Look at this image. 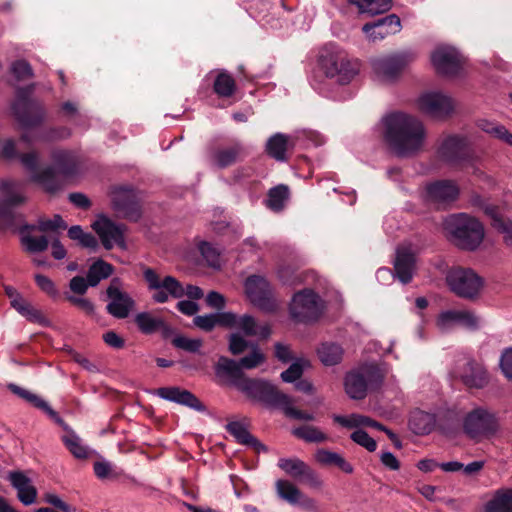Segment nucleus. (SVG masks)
Listing matches in <instances>:
<instances>
[{
  "instance_id": "obj_1",
  "label": "nucleus",
  "mask_w": 512,
  "mask_h": 512,
  "mask_svg": "<svg viewBox=\"0 0 512 512\" xmlns=\"http://www.w3.org/2000/svg\"><path fill=\"white\" fill-rule=\"evenodd\" d=\"M34 86L19 87L16 90V99L11 105V110L24 132L21 135V142L31 145L35 141H55L70 138L72 129L67 126L50 128L37 136H33L30 128L40 125L46 118L44 106L31 99Z\"/></svg>"
},
{
  "instance_id": "obj_2",
  "label": "nucleus",
  "mask_w": 512,
  "mask_h": 512,
  "mask_svg": "<svg viewBox=\"0 0 512 512\" xmlns=\"http://www.w3.org/2000/svg\"><path fill=\"white\" fill-rule=\"evenodd\" d=\"M56 167L38 169V155L29 152L20 156L22 165L29 171L31 180L39 184L46 192L55 193L61 190L67 180L79 173V157L70 150H55L51 155Z\"/></svg>"
},
{
  "instance_id": "obj_3",
  "label": "nucleus",
  "mask_w": 512,
  "mask_h": 512,
  "mask_svg": "<svg viewBox=\"0 0 512 512\" xmlns=\"http://www.w3.org/2000/svg\"><path fill=\"white\" fill-rule=\"evenodd\" d=\"M385 139L399 157H412L423 150L426 128L415 116L395 112L383 119Z\"/></svg>"
},
{
  "instance_id": "obj_4",
  "label": "nucleus",
  "mask_w": 512,
  "mask_h": 512,
  "mask_svg": "<svg viewBox=\"0 0 512 512\" xmlns=\"http://www.w3.org/2000/svg\"><path fill=\"white\" fill-rule=\"evenodd\" d=\"M443 225L449 240L462 250L474 251L484 239L483 225L468 214L451 215L445 219Z\"/></svg>"
},
{
  "instance_id": "obj_5",
  "label": "nucleus",
  "mask_w": 512,
  "mask_h": 512,
  "mask_svg": "<svg viewBox=\"0 0 512 512\" xmlns=\"http://www.w3.org/2000/svg\"><path fill=\"white\" fill-rule=\"evenodd\" d=\"M462 430L469 439L479 443L495 437L501 430V424L494 412L476 407L463 416Z\"/></svg>"
},
{
  "instance_id": "obj_6",
  "label": "nucleus",
  "mask_w": 512,
  "mask_h": 512,
  "mask_svg": "<svg viewBox=\"0 0 512 512\" xmlns=\"http://www.w3.org/2000/svg\"><path fill=\"white\" fill-rule=\"evenodd\" d=\"M446 283L458 297L473 300L478 297L483 286V279L472 269L453 267L446 274Z\"/></svg>"
},
{
  "instance_id": "obj_7",
  "label": "nucleus",
  "mask_w": 512,
  "mask_h": 512,
  "mask_svg": "<svg viewBox=\"0 0 512 512\" xmlns=\"http://www.w3.org/2000/svg\"><path fill=\"white\" fill-rule=\"evenodd\" d=\"M240 391L251 400L260 402L270 408H283L289 396L281 392L271 382L262 379L248 378L240 384Z\"/></svg>"
},
{
  "instance_id": "obj_8",
  "label": "nucleus",
  "mask_w": 512,
  "mask_h": 512,
  "mask_svg": "<svg viewBox=\"0 0 512 512\" xmlns=\"http://www.w3.org/2000/svg\"><path fill=\"white\" fill-rule=\"evenodd\" d=\"M109 195L112 209L119 217L133 222L141 218L140 199L136 190L131 186H114Z\"/></svg>"
},
{
  "instance_id": "obj_9",
  "label": "nucleus",
  "mask_w": 512,
  "mask_h": 512,
  "mask_svg": "<svg viewBox=\"0 0 512 512\" xmlns=\"http://www.w3.org/2000/svg\"><path fill=\"white\" fill-rule=\"evenodd\" d=\"M322 301L319 296L310 289L297 292L290 303L291 317L301 323L315 321L322 313Z\"/></svg>"
},
{
  "instance_id": "obj_10",
  "label": "nucleus",
  "mask_w": 512,
  "mask_h": 512,
  "mask_svg": "<svg viewBox=\"0 0 512 512\" xmlns=\"http://www.w3.org/2000/svg\"><path fill=\"white\" fill-rule=\"evenodd\" d=\"M321 67L327 77H336L341 84L349 83L358 73V63L344 54H328L321 58Z\"/></svg>"
},
{
  "instance_id": "obj_11",
  "label": "nucleus",
  "mask_w": 512,
  "mask_h": 512,
  "mask_svg": "<svg viewBox=\"0 0 512 512\" xmlns=\"http://www.w3.org/2000/svg\"><path fill=\"white\" fill-rule=\"evenodd\" d=\"M92 228L101 240L105 249L110 250L114 246L122 249L126 248L125 231L126 226L121 223L112 221L105 215H98L96 220L92 223Z\"/></svg>"
},
{
  "instance_id": "obj_12",
  "label": "nucleus",
  "mask_w": 512,
  "mask_h": 512,
  "mask_svg": "<svg viewBox=\"0 0 512 512\" xmlns=\"http://www.w3.org/2000/svg\"><path fill=\"white\" fill-rule=\"evenodd\" d=\"M245 294L251 303L262 310L272 312L276 309V302L268 281L259 275L249 276L244 283Z\"/></svg>"
},
{
  "instance_id": "obj_13",
  "label": "nucleus",
  "mask_w": 512,
  "mask_h": 512,
  "mask_svg": "<svg viewBox=\"0 0 512 512\" xmlns=\"http://www.w3.org/2000/svg\"><path fill=\"white\" fill-rule=\"evenodd\" d=\"M417 104L422 113L437 119L450 116L455 107L450 96L436 91L423 93L418 98Z\"/></svg>"
},
{
  "instance_id": "obj_14",
  "label": "nucleus",
  "mask_w": 512,
  "mask_h": 512,
  "mask_svg": "<svg viewBox=\"0 0 512 512\" xmlns=\"http://www.w3.org/2000/svg\"><path fill=\"white\" fill-rule=\"evenodd\" d=\"M436 325L442 332H447L456 326L475 330L478 328L479 319L469 310H447L438 315Z\"/></svg>"
},
{
  "instance_id": "obj_15",
  "label": "nucleus",
  "mask_w": 512,
  "mask_h": 512,
  "mask_svg": "<svg viewBox=\"0 0 512 512\" xmlns=\"http://www.w3.org/2000/svg\"><path fill=\"white\" fill-rule=\"evenodd\" d=\"M438 155L451 165H462L470 158L465 139L458 136L443 139L438 148Z\"/></svg>"
},
{
  "instance_id": "obj_16",
  "label": "nucleus",
  "mask_w": 512,
  "mask_h": 512,
  "mask_svg": "<svg viewBox=\"0 0 512 512\" xmlns=\"http://www.w3.org/2000/svg\"><path fill=\"white\" fill-rule=\"evenodd\" d=\"M413 60L411 53H402L379 58L373 62L376 74L385 81L395 79L406 65Z\"/></svg>"
},
{
  "instance_id": "obj_17",
  "label": "nucleus",
  "mask_w": 512,
  "mask_h": 512,
  "mask_svg": "<svg viewBox=\"0 0 512 512\" xmlns=\"http://www.w3.org/2000/svg\"><path fill=\"white\" fill-rule=\"evenodd\" d=\"M436 71L442 75H456L462 67L459 52L452 47H439L431 55Z\"/></svg>"
},
{
  "instance_id": "obj_18",
  "label": "nucleus",
  "mask_w": 512,
  "mask_h": 512,
  "mask_svg": "<svg viewBox=\"0 0 512 512\" xmlns=\"http://www.w3.org/2000/svg\"><path fill=\"white\" fill-rule=\"evenodd\" d=\"M53 421L64 430L65 433L61 436V440L75 458L87 459L91 455L97 454L95 450L84 444L80 436L59 416V414Z\"/></svg>"
},
{
  "instance_id": "obj_19",
  "label": "nucleus",
  "mask_w": 512,
  "mask_h": 512,
  "mask_svg": "<svg viewBox=\"0 0 512 512\" xmlns=\"http://www.w3.org/2000/svg\"><path fill=\"white\" fill-rule=\"evenodd\" d=\"M17 184L10 180L0 181V193L6 197L5 201H0V222L7 226L14 224L13 206L23 203L25 197L16 193Z\"/></svg>"
},
{
  "instance_id": "obj_20",
  "label": "nucleus",
  "mask_w": 512,
  "mask_h": 512,
  "mask_svg": "<svg viewBox=\"0 0 512 512\" xmlns=\"http://www.w3.org/2000/svg\"><path fill=\"white\" fill-rule=\"evenodd\" d=\"M400 30L401 21L395 14L388 15L372 23H366L362 27V31L371 42L382 40L386 36L398 33Z\"/></svg>"
},
{
  "instance_id": "obj_21",
  "label": "nucleus",
  "mask_w": 512,
  "mask_h": 512,
  "mask_svg": "<svg viewBox=\"0 0 512 512\" xmlns=\"http://www.w3.org/2000/svg\"><path fill=\"white\" fill-rule=\"evenodd\" d=\"M59 116L74 127L88 130L90 127V115L82 109L81 103L77 99H68L61 102L58 106Z\"/></svg>"
},
{
  "instance_id": "obj_22",
  "label": "nucleus",
  "mask_w": 512,
  "mask_h": 512,
  "mask_svg": "<svg viewBox=\"0 0 512 512\" xmlns=\"http://www.w3.org/2000/svg\"><path fill=\"white\" fill-rule=\"evenodd\" d=\"M427 198L438 206H446L454 202L459 195V187L454 181L440 180L427 186Z\"/></svg>"
},
{
  "instance_id": "obj_23",
  "label": "nucleus",
  "mask_w": 512,
  "mask_h": 512,
  "mask_svg": "<svg viewBox=\"0 0 512 512\" xmlns=\"http://www.w3.org/2000/svg\"><path fill=\"white\" fill-rule=\"evenodd\" d=\"M107 295L110 299L107 310L116 318H126L135 307L132 297L115 286V281L108 287Z\"/></svg>"
},
{
  "instance_id": "obj_24",
  "label": "nucleus",
  "mask_w": 512,
  "mask_h": 512,
  "mask_svg": "<svg viewBox=\"0 0 512 512\" xmlns=\"http://www.w3.org/2000/svg\"><path fill=\"white\" fill-rule=\"evenodd\" d=\"M415 264V255L409 246L401 245L397 247L394 272L401 283L408 284L412 280L416 267Z\"/></svg>"
},
{
  "instance_id": "obj_25",
  "label": "nucleus",
  "mask_w": 512,
  "mask_h": 512,
  "mask_svg": "<svg viewBox=\"0 0 512 512\" xmlns=\"http://www.w3.org/2000/svg\"><path fill=\"white\" fill-rule=\"evenodd\" d=\"M7 479L17 491V498L23 505L29 506L36 502L37 489L25 473L21 471H11L8 473Z\"/></svg>"
},
{
  "instance_id": "obj_26",
  "label": "nucleus",
  "mask_w": 512,
  "mask_h": 512,
  "mask_svg": "<svg viewBox=\"0 0 512 512\" xmlns=\"http://www.w3.org/2000/svg\"><path fill=\"white\" fill-rule=\"evenodd\" d=\"M240 362L227 357H220L215 366L216 375L227 379L232 385L240 390V384L244 383L248 378L242 371Z\"/></svg>"
},
{
  "instance_id": "obj_27",
  "label": "nucleus",
  "mask_w": 512,
  "mask_h": 512,
  "mask_svg": "<svg viewBox=\"0 0 512 512\" xmlns=\"http://www.w3.org/2000/svg\"><path fill=\"white\" fill-rule=\"evenodd\" d=\"M162 399L187 406L198 412H205V405L190 391L177 386L162 387Z\"/></svg>"
},
{
  "instance_id": "obj_28",
  "label": "nucleus",
  "mask_w": 512,
  "mask_h": 512,
  "mask_svg": "<svg viewBox=\"0 0 512 512\" xmlns=\"http://www.w3.org/2000/svg\"><path fill=\"white\" fill-rule=\"evenodd\" d=\"M194 325L206 332L212 331L217 325L225 328H231L235 324V313L219 312L199 315L193 319Z\"/></svg>"
},
{
  "instance_id": "obj_29",
  "label": "nucleus",
  "mask_w": 512,
  "mask_h": 512,
  "mask_svg": "<svg viewBox=\"0 0 512 512\" xmlns=\"http://www.w3.org/2000/svg\"><path fill=\"white\" fill-rule=\"evenodd\" d=\"M463 383L470 388H483L488 383V377L484 367L474 361L464 365L460 375Z\"/></svg>"
},
{
  "instance_id": "obj_30",
  "label": "nucleus",
  "mask_w": 512,
  "mask_h": 512,
  "mask_svg": "<svg viewBox=\"0 0 512 512\" xmlns=\"http://www.w3.org/2000/svg\"><path fill=\"white\" fill-rule=\"evenodd\" d=\"M227 431L235 437V439L243 445L253 447L257 452L266 451L265 445H263L258 439H256L247 429V427L239 421H232L226 425Z\"/></svg>"
},
{
  "instance_id": "obj_31",
  "label": "nucleus",
  "mask_w": 512,
  "mask_h": 512,
  "mask_svg": "<svg viewBox=\"0 0 512 512\" xmlns=\"http://www.w3.org/2000/svg\"><path fill=\"white\" fill-rule=\"evenodd\" d=\"M8 389L18 397L24 399L35 408L42 410L46 413L52 420L58 415V413L51 408L47 401L41 398L39 395L22 388L14 383L8 384Z\"/></svg>"
},
{
  "instance_id": "obj_32",
  "label": "nucleus",
  "mask_w": 512,
  "mask_h": 512,
  "mask_svg": "<svg viewBox=\"0 0 512 512\" xmlns=\"http://www.w3.org/2000/svg\"><path fill=\"white\" fill-rule=\"evenodd\" d=\"M344 385L346 393L352 399L361 400L367 395L368 386L360 369L349 372L345 377Z\"/></svg>"
},
{
  "instance_id": "obj_33",
  "label": "nucleus",
  "mask_w": 512,
  "mask_h": 512,
  "mask_svg": "<svg viewBox=\"0 0 512 512\" xmlns=\"http://www.w3.org/2000/svg\"><path fill=\"white\" fill-rule=\"evenodd\" d=\"M242 150V146L238 143L230 147L215 149L210 156L211 162L221 169L229 167L237 162Z\"/></svg>"
},
{
  "instance_id": "obj_34",
  "label": "nucleus",
  "mask_w": 512,
  "mask_h": 512,
  "mask_svg": "<svg viewBox=\"0 0 512 512\" xmlns=\"http://www.w3.org/2000/svg\"><path fill=\"white\" fill-rule=\"evenodd\" d=\"M435 426V417L427 412L416 410L409 418V428L417 435L430 433Z\"/></svg>"
},
{
  "instance_id": "obj_35",
  "label": "nucleus",
  "mask_w": 512,
  "mask_h": 512,
  "mask_svg": "<svg viewBox=\"0 0 512 512\" xmlns=\"http://www.w3.org/2000/svg\"><path fill=\"white\" fill-rule=\"evenodd\" d=\"M315 459L324 466H336L343 472L351 474L353 467L340 454L326 449H318L315 453Z\"/></svg>"
},
{
  "instance_id": "obj_36",
  "label": "nucleus",
  "mask_w": 512,
  "mask_h": 512,
  "mask_svg": "<svg viewBox=\"0 0 512 512\" xmlns=\"http://www.w3.org/2000/svg\"><path fill=\"white\" fill-rule=\"evenodd\" d=\"M289 137L282 133L271 136L266 143V152L277 161H285Z\"/></svg>"
},
{
  "instance_id": "obj_37",
  "label": "nucleus",
  "mask_w": 512,
  "mask_h": 512,
  "mask_svg": "<svg viewBox=\"0 0 512 512\" xmlns=\"http://www.w3.org/2000/svg\"><path fill=\"white\" fill-rule=\"evenodd\" d=\"M485 512H512V489H501L485 505Z\"/></svg>"
},
{
  "instance_id": "obj_38",
  "label": "nucleus",
  "mask_w": 512,
  "mask_h": 512,
  "mask_svg": "<svg viewBox=\"0 0 512 512\" xmlns=\"http://www.w3.org/2000/svg\"><path fill=\"white\" fill-rule=\"evenodd\" d=\"M289 188L284 184H280L268 191L266 206L274 212H280L284 209L289 199Z\"/></svg>"
},
{
  "instance_id": "obj_39",
  "label": "nucleus",
  "mask_w": 512,
  "mask_h": 512,
  "mask_svg": "<svg viewBox=\"0 0 512 512\" xmlns=\"http://www.w3.org/2000/svg\"><path fill=\"white\" fill-rule=\"evenodd\" d=\"M213 90L219 97L229 98L236 91V82L229 73L220 71L214 80Z\"/></svg>"
},
{
  "instance_id": "obj_40",
  "label": "nucleus",
  "mask_w": 512,
  "mask_h": 512,
  "mask_svg": "<svg viewBox=\"0 0 512 512\" xmlns=\"http://www.w3.org/2000/svg\"><path fill=\"white\" fill-rule=\"evenodd\" d=\"M113 273V266L102 259L93 262L87 272V278L91 287L97 286L101 280L108 278Z\"/></svg>"
},
{
  "instance_id": "obj_41",
  "label": "nucleus",
  "mask_w": 512,
  "mask_h": 512,
  "mask_svg": "<svg viewBox=\"0 0 512 512\" xmlns=\"http://www.w3.org/2000/svg\"><path fill=\"white\" fill-rule=\"evenodd\" d=\"M276 493L279 498L291 505H297L301 498L300 489L288 480L279 479L275 483Z\"/></svg>"
},
{
  "instance_id": "obj_42",
  "label": "nucleus",
  "mask_w": 512,
  "mask_h": 512,
  "mask_svg": "<svg viewBox=\"0 0 512 512\" xmlns=\"http://www.w3.org/2000/svg\"><path fill=\"white\" fill-rule=\"evenodd\" d=\"M358 7L361 13L371 16L384 13L391 8V0H348Z\"/></svg>"
},
{
  "instance_id": "obj_43",
  "label": "nucleus",
  "mask_w": 512,
  "mask_h": 512,
  "mask_svg": "<svg viewBox=\"0 0 512 512\" xmlns=\"http://www.w3.org/2000/svg\"><path fill=\"white\" fill-rule=\"evenodd\" d=\"M485 212L491 217V225L504 234V240L508 245H512V221L504 218L495 208H487Z\"/></svg>"
},
{
  "instance_id": "obj_44",
  "label": "nucleus",
  "mask_w": 512,
  "mask_h": 512,
  "mask_svg": "<svg viewBox=\"0 0 512 512\" xmlns=\"http://www.w3.org/2000/svg\"><path fill=\"white\" fill-rule=\"evenodd\" d=\"M320 361L326 366H333L342 360L343 349L335 343H324L318 349Z\"/></svg>"
},
{
  "instance_id": "obj_45",
  "label": "nucleus",
  "mask_w": 512,
  "mask_h": 512,
  "mask_svg": "<svg viewBox=\"0 0 512 512\" xmlns=\"http://www.w3.org/2000/svg\"><path fill=\"white\" fill-rule=\"evenodd\" d=\"M34 229V226H24L21 231V243L25 250L29 253L43 252L48 248L49 241L47 237H33L29 234H25L24 230Z\"/></svg>"
},
{
  "instance_id": "obj_46",
  "label": "nucleus",
  "mask_w": 512,
  "mask_h": 512,
  "mask_svg": "<svg viewBox=\"0 0 512 512\" xmlns=\"http://www.w3.org/2000/svg\"><path fill=\"white\" fill-rule=\"evenodd\" d=\"M292 434L310 443H321L328 439L327 435L319 428L311 425H303L292 430Z\"/></svg>"
},
{
  "instance_id": "obj_47",
  "label": "nucleus",
  "mask_w": 512,
  "mask_h": 512,
  "mask_svg": "<svg viewBox=\"0 0 512 512\" xmlns=\"http://www.w3.org/2000/svg\"><path fill=\"white\" fill-rule=\"evenodd\" d=\"M68 236L70 239L77 241L81 246L96 250L98 248L97 239L89 232H84L82 227L79 225L71 226L68 230Z\"/></svg>"
},
{
  "instance_id": "obj_48",
  "label": "nucleus",
  "mask_w": 512,
  "mask_h": 512,
  "mask_svg": "<svg viewBox=\"0 0 512 512\" xmlns=\"http://www.w3.org/2000/svg\"><path fill=\"white\" fill-rule=\"evenodd\" d=\"M278 467L287 475L299 479L308 465L299 458H281L278 461Z\"/></svg>"
},
{
  "instance_id": "obj_49",
  "label": "nucleus",
  "mask_w": 512,
  "mask_h": 512,
  "mask_svg": "<svg viewBox=\"0 0 512 512\" xmlns=\"http://www.w3.org/2000/svg\"><path fill=\"white\" fill-rule=\"evenodd\" d=\"M266 361V356L260 349V347L251 343L250 353L247 356L242 357L239 362L244 369H254Z\"/></svg>"
},
{
  "instance_id": "obj_50",
  "label": "nucleus",
  "mask_w": 512,
  "mask_h": 512,
  "mask_svg": "<svg viewBox=\"0 0 512 512\" xmlns=\"http://www.w3.org/2000/svg\"><path fill=\"white\" fill-rule=\"evenodd\" d=\"M360 371L366 380L367 386L379 387L384 379V373L382 370L373 364H366L361 366Z\"/></svg>"
},
{
  "instance_id": "obj_51",
  "label": "nucleus",
  "mask_w": 512,
  "mask_h": 512,
  "mask_svg": "<svg viewBox=\"0 0 512 512\" xmlns=\"http://www.w3.org/2000/svg\"><path fill=\"white\" fill-rule=\"evenodd\" d=\"M232 328H238L246 336H257L258 334V324L255 318L248 314L241 317L235 314V324L230 329Z\"/></svg>"
},
{
  "instance_id": "obj_52",
  "label": "nucleus",
  "mask_w": 512,
  "mask_h": 512,
  "mask_svg": "<svg viewBox=\"0 0 512 512\" xmlns=\"http://www.w3.org/2000/svg\"><path fill=\"white\" fill-rule=\"evenodd\" d=\"M93 470L96 477L100 480L116 478L119 475L115 466L110 461L102 457L94 463Z\"/></svg>"
},
{
  "instance_id": "obj_53",
  "label": "nucleus",
  "mask_w": 512,
  "mask_h": 512,
  "mask_svg": "<svg viewBox=\"0 0 512 512\" xmlns=\"http://www.w3.org/2000/svg\"><path fill=\"white\" fill-rule=\"evenodd\" d=\"M164 291H166L174 298H181L185 293L184 288L180 282L172 276H166L162 278V303L167 300V295L164 293Z\"/></svg>"
},
{
  "instance_id": "obj_54",
  "label": "nucleus",
  "mask_w": 512,
  "mask_h": 512,
  "mask_svg": "<svg viewBox=\"0 0 512 512\" xmlns=\"http://www.w3.org/2000/svg\"><path fill=\"white\" fill-rule=\"evenodd\" d=\"M135 322L139 329L146 334L156 331L160 325V320L153 317L148 312H141L137 314L135 317Z\"/></svg>"
},
{
  "instance_id": "obj_55",
  "label": "nucleus",
  "mask_w": 512,
  "mask_h": 512,
  "mask_svg": "<svg viewBox=\"0 0 512 512\" xmlns=\"http://www.w3.org/2000/svg\"><path fill=\"white\" fill-rule=\"evenodd\" d=\"M171 342L176 348H179L184 351L191 352V353L198 352L203 344L201 339H190L183 335H175L171 339Z\"/></svg>"
},
{
  "instance_id": "obj_56",
  "label": "nucleus",
  "mask_w": 512,
  "mask_h": 512,
  "mask_svg": "<svg viewBox=\"0 0 512 512\" xmlns=\"http://www.w3.org/2000/svg\"><path fill=\"white\" fill-rule=\"evenodd\" d=\"M35 282L37 286L41 289V291L46 293L52 299H58L60 297V292L58 288L49 277L42 274H36Z\"/></svg>"
},
{
  "instance_id": "obj_57",
  "label": "nucleus",
  "mask_w": 512,
  "mask_h": 512,
  "mask_svg": "<svg viewBox=\"0 0 512 512\" xmlns=\"http://www.w3.org/2000/svg\"><path fill=\"white\" fill-rule=\"evenodd\" d=\"M10 71L17 80H26L33 76L30 64L25 60H17L11 64Z\"/></svg>"
},
{
  "instance_id": "obj_58",
  "label": "nucleus",
  "mask_w": 512,
  "mask_h": 512,
  "mask_svg": "<svg viewBox=\"0 0 512 512\" xmlns=\"http://www.w3.org/2000/svg\"><path fill=\"white\" fill-rule=\"evenodd\" d=\"M306 361L297 360L292 363L289 368L281 373V379L286 383H292L298 380L304 371Z\"/></svg>"
},
{
  "instance_id": "obj_59",
  "label": "nucleus",
  "mask_w": 512,
  "mask_h": 512,
  "mask_svg": "<svg viewBox=\"0 0 512 512\" xmlns=\"http://www.w3.org/2000/svg\"><path fill=\"white\" fill-rule=\"evenodd\" d=\"M350 437L355 443L364 447L369 452H374L377 448L376 441L372 437H370L366 431L362 429L354 431Z\"/></svg>"
},
{
  "instance_id": "obj_60",
  "label": "nucleus",
  "mask_w": 512,
  "mask_h": 512,
  "mask_svg": "<svg viewBox=\"0 0 512 512\" xmlns=\"http://www.w3.org/2000/svg\"><path fill=\"white\" fill-rule=\"evenodd\" d=\"M251 343L244 339L239 333H232L229 336V351L233 355H239L250 348Z\"/></svg>"
},
{
  "instance_id": "obj_61",
  "label": "nucleus",
  "mask_w": 512,
  "mask_h": 512,
  "mask_svg": "<svg viewBox=\"0 0 512 512\" xmlns=\"http://www.w3.org/2000/svg\"><path fill=\"white\" fill-rule=\"evenodd\" d=\"M198 248L210 266L216 267L219 265V253L210 243L200 242Z\"/></svg>"
},
{
  "instance_id": "obj_62",
  "label": "nucleus",
  "mask_w": 512,
  "mask_h": 512,
  "mask_svg": "<svg viewBox=\"0 0 512 512\" xmlns=\"http://www.w3.org/2000/svg\"><path fill=\"white\" fill-rule=\"evenodd\" d=\"M484 130L490 135L512 146V134L503 125L488 124L484 127Z\"/></svg>"
},
{
  "instance_id": "obj_63",
  "label": "nucleus",
  "mask_w": 512,
  "mask_h": 512,
  "mask_svg": "<svg viewBox=\"0 0 512 512\" xmlns=\"http://www.w3.org/2000/svg\"><path fill=\"white\" fill-rule=\"evenodd\" d=\"M299 480L305 482L310 488L320 490L323 487V480L320 476L308 466Z\"/></svg>"
},
{
  "instance_id": "obj_64",
  "label": "nucleus",
  "mask_w": 512,
  "mask_h": 512,
  "mask_svg": "<svg viewBox=\"0 0 512 512\" xmlns=\"http://www.w3.org/2000/svg\"><path fill=\"white\" fill-rule=\"evenodd\" d=\"M299 480L305 482L310 488L320 490L323 487V480L320 476L308 466Z\"/></svg>"
}]
</instances>
